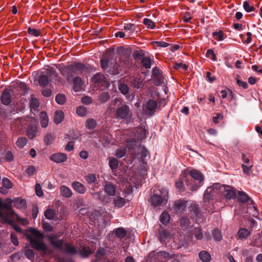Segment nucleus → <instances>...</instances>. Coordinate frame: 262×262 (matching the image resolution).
Instances as JSON below:
<instances>
[{
	"mask_svg": "<svg viewBox=\"0 0 262 262\" xmlns=\"http://www.w3.org/2000/svg\"><path fill=\"white\" fill-rule=\"evenodd\" d=\"M141 63L144 68L149 69L151 65V60L149 57H144L141 60Z\"/></svg>",
	"mask_w": 262,
	"mask_h": 262,
	"instance_id": "nucleus-43",
	"label": "nucleus"
},
{
	"mask_svg": "<svg viewBox=\"0 0 262 262\" xmlns=\"http://www.w3.org/2000/svg\"><path fill=\"white\" fill-rule=\"evenodd\" d=\"M188 182H189V180L187 178V171H183L179 178L176 182V187L179 191H183L185 189L184 182L187 184Z\"/></svg>",
	"mask_w": 262,
	"mask_h": 262,
	"instance_id": "nucleus-9",
	"label": "nucleus"
},
{
	"mask_svg": "<svg viewBox=\"0 0 262 262\" xmlns=\"http://www.w3.org/2000/svg\"><path fill=\"white\" fill-rule=\"evenodd\" d=\"M220 196L226 200H231L236 196L234 188L229 185H223L215 183L207 188L204 193L203 205L206 210L210 211V208L212 205L214 200H217ZM211 208H210V210Z\"/></svg>",
	"mask_w": 262,
	"mask_h": 262,
	"instance_id": "nucleus-1",
	"label": "nucleus"
},
{
	"mask_svg": "<svg viewBox=\"0 0 262 262\" xmlns=\"http://www.w3.org/2000/svg\"><path fill=\"white\" fill-rule=\"evenodd\" d=\"M104 191L110 196H114L116 194V186L111 182H106L104 185Z\"/></svg>",
	"mask_w": 262,
	"mask_h": 262,
	"instance_id": "nucleus-21",
	"label": "nucleus"
},
{
	"mask_svg": "<svg viewBox=\"0 0 262 262\" xmlns=\"http://www.w3.org/2000/svg\"><path fill=\"white\" fill-rule=\"evenodd\" d=\"M49 240L54 247L62 250L66 253L71 255L78 254L79 253V249H78L75 246L71 244H64L62 240L57 239L55 235L49 236Z\"/></svg>",
	"mask_w": 262,
	"mask_h": 262,
	"instance_id": "nucleus-3",
	"label": "nucleus"
},
{
	"mask_svg": "<svg viewBox=\"0 0 262 262\" xmlns=\"http://www.w3.org/2000/svg\"><path fill=\"white\" fill-rule=\"evenodd\" d=\"M187 171V175L191 176L192 180L188 182L187 186L192 191H196L203 184L204 177L199 170L196 169L185 170Z\"/></svg>",
	"mask_w": 262,
	"mask_h": 262,
	"instance_id": "nucleus-5",
	"label": "nucleus"
},
{
	"mask_svg": "<svg viewBox=\"0 0 262 262\" xmlns=\"http://www.w3.org/2000/svg\"><path fill=\"white\" fill-rule=\"evenodd\" d=\"M109 60L107 58H102L100 61L101 67L103 69H106L108 67Z\"/></svg>",
	"mask_w": 262,
	"mask_h": 262,
	"instance_id": "nucleus-64",
	"label": "nucleus"
},
{
	"mask_svg": "<svg viewBox=\"0 0 262 262\" xmlns=\"http://www.w3.org/2000/svg\"><path fill=\"white\" fill-rule=\"evenodd\" d=\"M2 184L3 187L0 188V192L2 194L7 193V189H11L13 187L12 183L7 178H4L2 179Z\"/></svg>",
	"mask_w": 262,
	"mask_h": 262,
	"instance_id": "nucleus-19",
	"label": "nucleus"
},
{
	"mask_svg": "<svg viewBox=\"0 0 262 262\" xmlns=\"http://www.w3.org/2000/svg\"><path fill=\"white\" fill-rule=\"evenodd\" d=\"M152 78L156 85H160L164 83V78L161 71L157 68H155L152 71Z\"/></svg>",
	"mask_w": 262,
	"mask_h": 262,
	"instance_id": "nucleus-10",
	"label": "nucleus"
},
{
	"mask_svg": "<svg viewBox=\"0 0 262 262\" xmlns=\"http://www.w3.org/2000/svg\"><path fill=\"white\" fill-rule=\"evenodd\" d=\"M55 212L54 210L48 209L45 212V216L48 220H52L55 216Z\"/></svg>",
	"mask_w": 262,
	"mask_h": 262,
	"instance_id": "nucleus-49",
	"label": "nucleus"
},
{
	"mask_svg": "<svg viewBox=\"0 0 262 262\" xmlns=\"http://www.w3.org/2000/svg\"><path fill=\"white\" fill-rule=\"evenodd\" d=\"M126 154V149L125 148H120L116 151V156L118 158H121L125 156Z\"/></svg>",
	"mask_w": 262,
	"mask_h": 262,
	"instance_id": "nucleus-58",
	"label": "nucleus"
},
{
	"mask_svg": "<svg viewBox=\"0 0 262 262\" xmlns=\"http://www.w3.org/2000/svg\"><path fill=\"white\" fill-rule=\"evenodd\" d=\"M47 74L50 76L54 78L55 80L60 81V78L58 77V74L56 73L55 70L53 67L48 66L46 69Z\"/></svg>",
	"mask_w": 262,
	"mask_h": 262,
	"instance_id": "nucleus-35",
	"label": "nucleus"
},
{
	"mask_svg": "<svg viewBox=\"0 0 262 262\" xmlns=\"http://www.w3.org/2000/svg\"><path fill=\"white\" fill-rule=\"evenodd\" d=\"M40 122L42 127H46L48 125V116L45 112H41L40 114Z\"/></svg>",
	"mask_w": 262,
	"mask_h": 262,
	"instance_id": "nucleus-28",
	"label": "nucleus"
},
{
	"mask_svg": "<svg viewBox=\"0 0 262 262\" xmlns=\"http://www.w3.org/2000/svg\"><path fill=\"white\" fill-rule=\"evenodd\" d=\"M172 233L169 229H162L159 231V239L162 243H165L171 238Z\"/></svg>",
	"mask_w": 262,
	"mask_h": 262,
	"instance_id": "nucleus-14",
	"label": "nucleus"
},
{
	"mask_svg": "<svg viewBox=\"0 0 262 262\" xmlns=\"http://www.w3.org/2000/svg\"><path fill=\"white\" fill-rule=\"evenodd\" d=\"M85 180L88 183L92 184L96 181V178L95 174H89L85 177Z\"/></svg>",
	"mask_w": 262,
	"mask_h": 262,
	"instance_id": "nucleus-60",
	"label": "nucleus"
},
{
	"mask_svg": "<svg viewBox=\"0 0 262 262\" xmlns=\"http://www.w3.org/2000/svg\"><path fill=\"white\" fill-rule=\"evenodd\" d=\"M16 88L17 90L21 92V94L27 93L29 91L28 86L24 82H16Z\"/></svg>",
	"mask_w": 262,
	"mask_h": 262,
	"instance_id": "nucleus-33",
	"label": "nucleus"
},
{
	"mask_svg": "<svg viewBox=\"0 0 262 262\" xmlns=\"http://www.w3.org/2000/svg\"><path fill=\"white\" fill-rule=\"evenodd\" d=\"M238 199L242 202H246L248 200V196L245 193L239 192L238 194Z\"/></svg>",
	"mask_w": 262,
	"mask_h": 262,
	"instance_id": "nucleus-59",
	"label": "nucleus"
},
{
	"mask_svg": "<svg viewBox=\"0 0 262 262\" xmlns=\"http://www.w3.org/2000/svg\"><path fill=\"white\" fill-rule=\"evenodd\" d=\"M93 82L97 86H101L108 85L107 82L106 78L101 73H97L92 78Z\"/></svg>",
	"mask_w": 262,
	"mask_h": 262,
	"instance_id": "nucleus-12",
	"label": "nucleus"
},
{
	"mask_svg": "<svg viewBox=\"0 0 262 262\" xmlns=\"http://www.w3.org/2000/svg\"><path fill=\"white\" fill-rule=\"evenodd\" d=\"M27 143V139L24 137L19 138L16 142V144L18 148H23Z\"/></svg>",
	"mask_w": 262,
	"mask_h": 262,
	"instance_id": "nucleus-48",
	"label": "nucleus"
},
{
	"mask_svg": "<svg viewBox=\"0 0 262 262\" xmlns=\"http://www.w3.org/2000/svg\"><path fill=\"white\" fill-rule=\"evenodd\" d=\"M116 118L130 120L132 117V113L129 107L126 104H123L118 107L116 112Z\"/></svg>",
	"mask_w": 262,
	"mask_h": 262,
	"instance_id": "nucleus-7",
	"label": "nucleus"
},
{
	"mask_svg": "<svg viewBox=\"0 0 262 262\" xmlns=\"http://www.w3.org/2000/svg\"><path fill=\"white\" fill-rule=\"evenodd\" d=\"M113 202L115 206L118 208H122L126 203L125 199L120 196L115 198L113 200Z\"/></svg>",
	"mask_w": 262,
	"mask_h": 262,
	"instance_id": "nucleus-27",
	"label": "nucleus"
},
{
	"mask_svg": "<svg viewBox=\"0 0 262 262\" xmlns=\"http://www.w3.org/2000/svg\"><path fill=\"white\" fill-rule=\"evenodd\" d=\"M212 35L214 38L218 41L223 40L227 36L226 34L221 30L213 32Z\"/></svg>",
	"mask_w": 262,
	"mask_h": 262,
	"instance_id": "nucleus-26",
	"label": "nucleus"
},
{
	"mask_svg": "<svg viewBox=\"0 0 262 262\" xmlns=\"http://www.w3.org/2000/svg\"><path fill=\"white\" fill-rule=\"evenodd\" d=\"M25 255L30 260L34 258V253L31 249H26L25 251Z\"/></svg>",
	"mask_w": 262,
	"mask_h": 262,
	"instance_id": "nucleus-62",
	"label": "nucleus"
},
{
	"mask_svg": "<svg viewBox=\"0 0 262 262\" xmlns=\"http://www.w3.org/2000/svg\"><path fill=\"white\" fill-rule=\"evenodd\" d=\"M74 89L75 91H79L82 86V80L81 78L76 77L73 79Z\"/></svg>",
	"mask_w": 262,
	"mask_h": 262,
	"instance_id": "nucleus-32",
	"label": "nucleus"
},
{
	"mask_svg": "<svg viewBox=\"0 0 262 262\" xmlns=\"http://www.w3.org/2000/svg\"><path fill=\"white\" fill-rule=\"evenodd\" d=\"M250 234V231L246 228H242L239 229L237 235L240 239H243L247 238L249 236Z\"/></svg>",
	"mask_w": 262,
	"mask_h": 262,
	"instance_id": "nucleus-31",
	"label": "nucleus"
},
{
	"mask_svg": "<svg viewBox=\"0 0 262 262\" xmlns=\"http://www.w3.org/2000/svg\"><path fill=\"white\" fill-rule=\"evenodd\" d=\"M118 88L120 92L125 95L126 97H129V95H128L129 89L126 84L121 83L119 85Z\"/></svg>",
	"mask_w": 262,
	"mask_h": 262,
	"instance_id": "nucleus-41",
	"label": "nucleus"
},
{
	"mask_svg": "<svg viewBox=\"0 0 262 262\" xmlns=\"http://www.w3.org/2000/svg\"><path fill=\"white\" fill-rule=\"evenodd\" d=\"M212 235L215 241H220L222 239L221 231L217 229L213 230L212 231Z\"/></svg>",
	"mask_w": 262,
	"mask_h": 262,
	"instance_id": "nucleus-50",
	"label": "nucleus"
},
{
	"mask_svg": "<svg viewBox=\"0 0 262 262\" xmlns=\"http://www.w3.org/2000/svg\"><path fill=\"white\" fill-rule=\"evenodd\" d=\"M39 84L41 86H45L48 85L49 83V78L47 75H41L38 78Z\"/></svg>",
	"mask_w": 262,
	"mask_h": 262,
	"instance_id": "nucleus-40",
	"label": "nucleus"
},
{
	"mask_svg": "<svg viewBox=\"0 0 262 262\" xmlns=\"http://www.w3.org/2000/svg\"><path fill=\"white\" fill-rule=\"evenodd\" d=\"M199 257L203 262H209L211 260V255L206 251H201L199 254Z\"/></svg>",
	"mask_w": 262,
	"mask_h": 262,
	"instance_id": "nucleus-29",
	"label": "nucleus"
},
{
	"mask_svg": "<svg viewBox=\"0 0 262 262\" xmlns=\"http://www.w3.org/2000/svg\"><path fill=\"white\" fill-rule=\"evenodd\" d=\"M64 118V113L62 111L58 110L55 112L54 116V122L59 124L62 122Z\"/></svg>",
	"mask_w": 262,
	"mask_h": 262,
	"instance_id": "nucleus-34",
	"label": "nucleus"
},
{
	"mask_svg": "<svg viewBox=\"0 0 262 262\" xmlns=\"http://www.w3.org/2000/svg\"><path fill=\"white\" fill-rule=\"evenodd\" d=\"M28 32L29 34L34 36L35 37H37L41 35V31L39 30L31 28L30 27L28 29Z\"/></svg>",
	"mask_w": 262,
	"mask_h": 262,
	"instance_id": "nucleus-52",
	"label": "nucleus"
},
{
	"mask_svg": "<svg viewBox=\"0 0 262 262\" xmlns=\"http://www.w3.org/2000/svg\"><path fill=\"white\" fill-rule=\"evenodd\" d=\"M67 156L63 153H56L50 156V160L57 163H63L67 161Z\"/></svg>",
	"mask_w": 262,
	"mask_h": 262,
	"instance_id": "nucleus-18",
	"label": "nucleus"
},
{
	"mask_svg": "<svg viewBox=\"0 0 262 262\" xmlns=\"http://www.w3.org/2000/svg\"><path fill=\"white\" fill-rule=\"evenodd\" d=\"M29 232L30 234L27 235V239L29 241L32 247L38 251H46L47 248L43 241V233L33 228L30 229Z\"/></svg>",
	"mask_w": 262,
	"mask_h": 262,
	"instance_id": "nucleus-2",
	"label": "nucleus"
},
{
	"mask_svg": "<svg viewBox=\"0 0 262 262\" xmlns=\"http://www.w3.org/2000/svg\"><path fill=\"white\" fill-rule=\"evenodd\" d=\"M160 221L163 224L166 225L170 221V215L166 211H163L160 215Z\"/></svg>",
	"mask_w": 262,
	"mask_h": 262,
	"instance_id": "nucleus-37",
	"label": "nucleus"
},
{
	"mask_svg": "<svg viewBox=\"0 0 262 262\" xmlns=\"http://www.w3.org/2000/svg\"><path fill=\"white\" fill-rule=\"evenodd\" d=\"M116 236L119 238H123L126 235V231L123 228H118L114 230Z\"/></svg>",
	"mask_w": 262,
	"mask_h": 262,
	"instance_id": "nucleus-36",
	"label": "nucleus"
},
{
	"mask_svg": "<svg viewBox=\"0 0 262 262\" xmlns=\"http://www.w3.org/2000/svg\"><path fill=\"white\" fill-rule=\"evenodd\" d=\"M35 189L36 194L37 196L40 197L43 195V193L41 187L39 184H38V183L36 184Z\"/></svg>",
	"mask_w": 262,
	"mask_h": 262,
	"instance_id": "nucleus-63",
	"label": "nucleus"
},
{
	"mask_svg": "<svg viewBox=\"0 0 262 262\" xmlns=\"http://www.w3.org/2000/svg\"><path fill=\"white\" fill-rule=\"evenodd\" d=\"M39 105L38 100L35 98L34 95H32L30 100V106L31 109L37 108Z\"/></svg>",
	"mask_w": 262,
	"mask_h": 262,
	"instance_id": "nucleus-39",
	"label": "nucleus"
},
{
	"mask_svg": "<svg viewBox=\"0 0 262 262\" xmlns=\"http://www.w3.org/2000/svg\"><path fill=\"white\" fill-rule=\"evenodd\" d=\"M14 206L18 209H25L26 206V201L20 198H16L14 201Z\"/></svg>",
	"mask_w": 262,
	"mask_h": 262,
	"instance_id": "nucleus-30",
	"label": "nucleus"
},
{
	"mask_svg": "<svg viewBox=\"0 0 262 262\" xmlns=\"http://www.w3.org/2000/svg\"><path fill=\"white\" fill-rule=\"evenodd\" d=\"M206 56L208 58H211L213 61H215L216 60L215 54L212 49H209L207 50L206 52Z\"/></svg>",
	"mask_w": 262,
	"mask_h": 262,
	"instance_id": "nucleus-61",
	"label": "nucleus"
},
{
	"mask_svg": "<svg viewBox=\"0 0 262 262\" xmlns=\"http://www.w3.org/2000/svg\"><path fill=\"white\" fill-rule=\"evenodd\" d=\"M37 132V127L36 124L30 125L27 128V135L30 139L34 138Z\"/></svg>",
	"mask_w": 262,
	"mask_h": 262,
	"instance_id": "nucleus-23",
	"label": "nucleus"
},
{
	"mask_svg": "<svg viewBox=\"0 0 262 262\" xmlns=\"http://www.w3.org/2000/svg\"><path fill=\"white\" fill-rule=\"evenodd\" d=\"M154 192L150 198V203L152 206L157 207L167 203L168 193L166 188L159 186Z\"/></svg>",
	"mask_w": 262,
	"mask_h": 262,
	"instance_id": "nucleus-4",
	"label": "nucleus"
},
{
	"mask_svg": "<svg viewBox=\"0 0 262 262\" xmlns=\"http://www.w3.org/2000/svg\"><path fill=\"white\" fill-rule=\"evenodd\" d=\"M128 82L134 88L140 89L143 86V79L141 76L132 77Z\"/></svg>",
	"mask_w": 262,
	"mask_h": 262,
	"instance_id": "nucleus-15",
	"label": "nucleus"
},
{
	"mask_svg": "<svg viewBox=\"0 0 262 262\" xmlns=\"http://www.w3.org/2000/svg\"><path fill=\"white\" fill-rule=\"evenodd\" d=\"M96 125V122L94 119L90 118L86 121V127L90 129H93Z\"/></svg>",
	"mask_w": 262,
	"mask_h": 262,
	"instance_id": "nucleus-51",
	"label": "nucleus"
},
{
	"mask_svg": "<svg viewBox=\"0 0 262 262\" xmlns=\"http://www.w3.org/2000/svg\"><path fill=\"white\" fill-rule=\"evenodd\" d=\"M253 166V164H249L246 165L245 164H242V168L244 173L247 174V175H250L251 172V168Z\"/></svg>",
	"mask_w": 262,
	"mask_h": 262,
	"instance_id": "nucleus-54",
	"label": "nucleus"
},
{
	"mask_svg": "<svg viewBox=\"0 0 262 262\" xmlns=\"http://www.w3.org/2000/svg\"><path fill=\"white\" fill-rule=\"evenodd\" d=\"M136 29V27L135 24H127L123 27L122 30L124 32L126 38H128L135 34Z\"/></svg>",
	"mask_w": 262,
	"mask_h": 262,
	"instance_id": "nucleus-16",
	"label": "nucleus"
},
{
	"mask_svg": "<svg viewBox=\"0 0 262 262\" xmlns=\"http://www.w3.org/2000/svg\"><path fill=\"white\" fill-rule=\"evenodd\" d=\"M0 208H5L8 210H10V211H13L11 210L12 208V200L11 199L7 198L5 200V203H3L2 200L0 198ZM7 212H6L7 213ZM8 212H9L8 211ZM3 213H5V212H3Z\"/></svg>",
	"mask_w": 262,
	"mask_h": 262,
	"instance_id": "nucleus-24",
	"label": "nucleus"
},
{
	"mask_svg": "<svg viewBox=\"0 0 262 262\" xmlns=\"http://www.w3.org/2000/svg\"><path fill=\"white\" fill-rule=\"evenodd\" d=\"M109 166L112 170H116L118 166V161L114 158L109 159Z\"/></svg>",
	"mask_w": 262,
	"mask_h": 262,
	"instance_id": "nucleus-44",
	"label": "nucleus"
},
{
	"mask_svg": "<svg viewBox=\"0 0 262 262\" xmlns=\"http://www.w3.org/2000/svg\"><path fill=\"white\" fill-rule=\"evenodd\" d=\"M156 256L157 258L160 262H165L172 258L174 256V255L165 251H160L157 253Z\"/></svg>",
	"mask_w": 262,
	"mask_h": 262,
	"instance_id": "nucleus-20",
	"label": "nucleus"
},
{
	"mask_svg": "<svg viewBox=\"0 0 262 262\" xmlns=\"http://www.w3.org/2000/svg\"><path fill=\"white\" fill-rule=\"evenodd\" d=\"M92 253L90 248L83 247L81 250L79 249V254L82 256H88Z\"/></svg>",
	"mask_w": 262,
	"mask_h": 262,
	"instance_id": "nucleus-55",
	"label": "nucleus"
},
{
	"mask_svg": "<svg viewBox=\"0 0 262 262\" xmlns=\"http://www.w3.org/2000/svg\"><path fill=\"white\" fill-rule=\"evenodd\" d=\"M143 23L148 29H153L156 27L155 22L147 18H145L143 19Z\"/></svg>",
	"mask_w": 262,
	"mask_h": 262,
	"instance_id": "nucleus-42",
	"label": "nucleus"
},
{
	"mask_svg": "<svg viewBox=\"0 0 262 262\" xmlns=\"http://www.w3.org/2000/svg\"><path fill=\"white\" fill-rule=\"evenodd\" d=\"M59 70L60 73L63 76H67L71 77V70L70 65L67 67H57Z\"/></svg>",
	"mask_w": 262,
	"mask_h": 262,
	"instance_id": "nucleus-38",
	"label": "nucleus"
},
{
	"mask_svg": "<svg viewBox=\"0 0 262 262\" xmlns=\"http://www.w3.org/2000/svg\"><path fill=\"white\" fill-rule=\"evenodd\" d=\"M110 98V95L107 92H104L99 96V100L101 102H106Z\"/></svg>",
	"mask_w": 262,
	"mask_h": 262,
	"instance_id": "nucleus-56",
	"label": "nucleus"
},
{
	"mask_svg": "<svg viewBox=\"0 0 262 262\" xmlns=\"http://www.w3.org/2000/svg\"><path fill=\"white\" fill-rule=\"evenodd\" d=\"M76 113L79 116H85L87 114L86 108L84 106H79L76 109Z\"/></svg>",
	"mask_w": 262,
	"mask_h": 262,
	"instance_id": "nucleus-47",
	"label": "nucleus"
},
{
	"mask_svg": "<svg viewBox=\"0 0 262 262\" xmlns=\"http://www.w3.org/2000/svg\"><path fill=\"white\" fill-rule=\"evenodd\" d=\"M193 234L194 235L196 239L201 240L203 238V234L202 229L200 227H196L192 231Z\"/></svg>",
	"mask_w": 262,
	"mask_h": 262,
	"instance_id": "nucleus-46",
	"label": "nucleus"
},
{
	"mask_svg": "<svg viewBox=\"0 0 262 262\" xmlns=\"http://www.w3.org/2000/svg\"><path fill=\"white\" fill-rule=\"evenodd\" d=\"M157 102L153 99H149L143 106V110L147 114L152 115L157 107Z\"/></svg>",
	"mask_w": 262,
	"mask_h": 262,
	"instance_id": "nucleus-11",
	"label": "nucleus"
},
{
	"mask_svg": "<svg viewBox=\"0 0 262 262\" xmlns=\"http://www.w3.org/2000/svg\"><path fill=\"white\" fill-rule=\"evenodd\" d=\"M243 7L247 12H251L255 10V7L251 5L249 1H245L243 3Z\"/></svg>",
	"mask_w": 262,
	"mask_h": 262,
	"instance_id": "nucleus-45",
	"label": "nucleus"
},
{
	"mask_svg": "<svg viewBox=\"0 0 262 262\" xmlns=\"http://www.w3.org/2000/svg\"><path fill=\"white\" fill-rule=\"evenodd\" d=\"M187 201L184 200H178L174 202V209L177 212H182L184 211L186 208Z\"/></svg>",
	"mask_w": 262,
	"mask_h": 262,
	"instance_id": "nucleus-17",
	"label": "nucleus"
},
{
	"mask_svg": "<svg viewBox=\"0 0 262 262\" xmlns=\"http://www.w3.org/2000/svg\"><path fill=\"white\" fill-rule=\"evenodd\" d=\"M70 67L71 70V77L74 75H78L82 74L83 72H87L89 70L88 66L79 62H75L73 64L70 65Z\"/></svg>",
	"mask_w": 262,
	"mask_h": 262,
	"instance_id": "nucleus-8",
	"label": "nucleus"
},
{
	"mask_svg": "<svg viewBox=\"0 0 262 262\" xmlns=\"http://www.w3.org/2000/svg\"><path fill=\"white\" fill-rule=\"evenodd\" d=\"M1 100L2 103L5 105H8L11 102V91L8 88L5 89L3 92Z\"/></svg>",
	"mask_w": 262,
	"mask_h": 262,
	"instance_id": "nucleus-13",
	"label": "nucleus"
},
{
	"mask_svg": "<svg viewBox=\"0 0 262 262\" xmlns=\"http://www.w3.org/2000/svg\"><path fill=\"white\" fill-rule=\"evenodd\" d=\"M0 219L2 220V223H9L11 225H13L15 222H19L23 225H27L28 223L27 219L19 218L13 211L3 213L0 210Z\"/></svg>",
	"mask_w": 262,
	"mask_h": 262,
	"instance_id": "nucleus-6",
	"label": "nucleus"
},
{
	"mask_svg": "<svg viewBox=\"0 0 262 262\" xmlns=\"http://www.w3.org/2000/svg\"><path fill=\"white\" fill-rule=\"evenodd\" d=\"M72 186L75 191L80 194H83L86 191L85 187L79 182H73L72 183Z\"/></svg>",
	"mask_w": 262,
	"mask_h": 262,
	"instance_id": "nucleus-22",
	"label": "nucleus"
},
{
	"mask_svg": "<svg viewBox=\"0 0 262 262\" xmlns=\"http://www.w3.org/2000/svg\"><path fill=\"white\" fill-rule=\"evenodd\" d=\"M60 192L62 196L67 198L71 197L73 194L71 190L65 185H62L60 187Z\"/></svg>",
	"mask_w": 262,
	"mask_h": 262,
	"instance_id": "nucleus-25",
	"label": "nucleus"
},
{
	"mask_svg": "<svg viewBox=\"0 0 262 262\" xmlns=\"http://www.w3.org/2000/svg\"><path fill=\"white\" fill-rule=\"evenodd\" d=\"M55 100L57 103L62 105L66 102V98L64 95L59 94L56 96Z\"/></svg>",
	"mask_w": 262,
	"mask_h": 262,
	"instance_id": "nucleus-53",
	"label": "nucleus"
},
{
	"mask_svg": "<svg viewBox=\"0 0 262 262\" xmlns=\"http://www.w3.org/2000/svg\"><path fill=\"white\" fill-rule=\"evenodd\" d=\"M106 253V250L103 248H99L96 253V257L98 259L101 258Z\"/></svg>",
	"mask_w": 262,
	"mask_h": 262,
	"instance_id": "nucleus-57",
	"label": "nucleus"
}]
</instances>
